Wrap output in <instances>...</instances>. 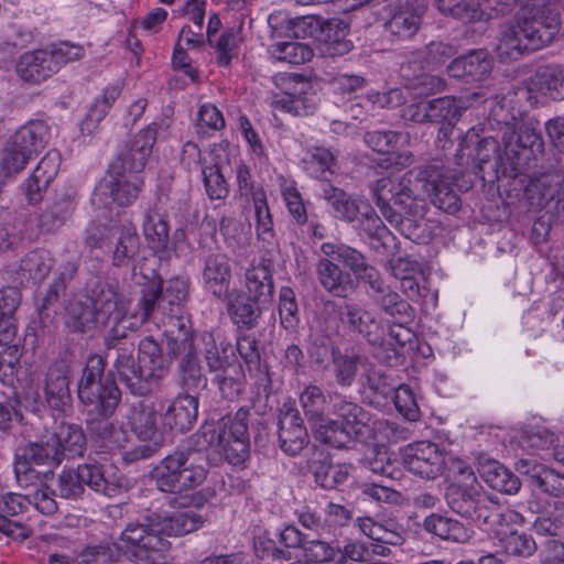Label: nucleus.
Listing matches in <instances>:
<instances>
[{
  "label": "nucleus",
  "mask_w": 564,
  "mask_h": 564,
  "mask_svg": "<svg viewBox=\"0 0 564 564\" xmlns=\"http://www.w3.org/2000/svg\"><path fill=\"white\" fill-rule=\"evenodd\" d=\"M143 234L149 247L154 251H165L167 249L170 241L169 225L155 208H150L144 215Z\"/></svg>",
  "instance_id": "nucleus-49"
},
{
  "label": "nucleus",
  "mask_w": 564,
  "mask_h": 564,
  "mask_svg": "<svg viewBox=\"0 0 564 564\" xmlns=\"http://www.w3.org/2000/svg\"><path fill=\"white\" fill-rule=\"evenodd\" d=\"M300 24L308 26L310 35L323 43L324 52L328 55H345L354 47L352 42L347 39L349 24L341 19L321 20L307 17L297 23V25Z\"/></svg>",
  "instance_id": "nucleus-16"
},
{
  "label": "nucleus",
  "mask_w": 564,
  "mask_h": 564,
  "mask_svg": "<svg viewBox=\"0 0 564 564\" xmlns=\"http://www.w3.org/2000/svg\"><path fill=\"white\" fill-rule=\"evenodd\" d=\"M455 176V170L449 164H441L438 160L417 167L415 174V178L432 204L451 215L456 214L462 206L460 197L454 189Z\"/></svg>",
  "instance_id": "nucleus-10"
},
{
  "label": "nucleus",
  "mask_w": 564,
  "mask_h": 564,
  "mask_svg": "<svg viewBox=\"0 0 564 564\" xmlns=\"http://www.w3.org/2000/svg\"><path fill=\"white\" fill-rule=\"evenodd\" d=\"M69 373L70 361L67 352L53 359L40 373L42 402L54 412L64 413L70 408Z\"/></svg>",
  "instance_id": "nucleus-12"
},
{
  "label": "nucleus",
  "mask_w": 564,
  "mask_h": 564,
  "mask_svg": "<svg viewBox=\"0 0 564 564\" xmlns=\"http://www.w3.org/2000/svg\"><path fill=\"white\" fill-rule=\"evenodd\" d=\"M120 93L121 90L119 86H110L105 89L101 99H97L90 106L85 119L83 120L80 124V130L83 133L91 134L94 132V130L97 128V124L104 119L109 108L120 96Z\"/></svg>",
  "instance_id": "nucleus-53"
},
{
  "label": "nucleus",
  "mask_w": 564,
  "mask_h": 564,
  "mask_svg": "<svg viewBox=\"0 0 564 564\" xmlns=\"http://www.w3.org/2000/svg\"><path fill=\"white\" fill-rule=\"evenodd\" d=\"M188 280L183 278L170 279L166 286L163 289L161 285V302L167 307V314L174 315L175 308H180L188 297Z\"/></svg>",
  "instance_id": "nucleus-63"
},
{
  "label": "nucleus",
  "mask_w": 564,
  "mask_h": 564,
  "mask_svg": "<svg viewBox=\"0 0 564 564\" xmlns=\"http://www.w3.org/2000/svg\"><path fill=\"white\" fill-rule=\"evenodd\" d=\"M318 101L313 85L302 77H294L289 82L286 91L273 96L271 105L293 116H310L316 110Z\"/></svg>",
  "instance_id": "nucleus-20"
},
{
  "label": "nucleus",
  "mask_w": 564,
  "mask_h": 564,
  "mask_svg": "<svg viewBox=\"0 0 564 564\" xmlns=\"http://www.w3.org/2000/svg\"><path fill=\"white\" fill-rule=\"evenodd\" d=\"M30 160L31 158L22 150L7 141L0 150V184L13 180L25 169Z\"/></svg>",
  "instance_id": "nucleus-52"
},
{
  "label": "nucleus",
  "mask_w": 564,
  "mask_h": 564,
  "mask_svg": "<svg viewBox=\"0 0 564 564\" xmlns=\"http://www.w3.org/2000/svg\"><path fill=\"white\" fill-rule=\"evenodd\" d=\"M37 447L50 449L54 454L53 466L57 467L64 458H76L84 455L87 446L86 435L77 424L62 423L46 440H41Z\"/></svg>",
  "instance_id": "nucleus-19"
},
{
  "label": "nucleus",
  "mask_w": 564,
  "mask_h": 564,
  "mask_svg": "<svg viewBox=\"0 0 564 564\" xmlns=\"http://www.w3.org/2000/svg\"><path fill=\"white\" fill-rule=\"evenodd\" d=\"M194 442L192 434L186 447L177 448L165 456L151 470V479L160 491L180 494L194 489L205 481L209 453Z\"/></svg>",
  "instance_id": "nucleus-3"
},
{
  "label": "nucleus",
  "mask_w": 564,
  "mask_h": 564,
  "mask_svg": "<svg viewBox=\"0 0 564 564\" xmlns=\"http://www.w3.org/2000/svg\"><path fill=\"white\" fill-rule=\"evenodd\" d=\"M74 204L66 193L54 197L47 203L46 208L37 217V227L42 232H54L72 216Z\"/></svg>",
  "instance_id": "nucleus-41"
},
{
  "label": "nucleus",
  "mask_w": 564,
  "mask_h": 564,
  "mask_svg": "<svg viewBox=\"0 0 564 564\" xmlns=\"http://www.w3.org/2000/svg\"><path fill=\"white\" fill-rule=\"evenodd\" d=\"M137 329V323H130L124 314H118L102 343L106 356L113 357L112 368L119 380L131 394L144 397L152 392L153 382L167 367L169 358L152 336L137 343L133 335Z\"/></svg>",
  "instance_id": "nucleus-1"
},
{
  "label": "nucleus",
  "mask_w": 564,
  "mask_h": 564,
  "mask_svg": "<svg viewBox=\"0 0 564 564\" xmlns=\"http://www.w3.org/2000/svg\"><path fill=\"white\" fill-rule=\"evenodd\" d=\"M532 86L553 99H564V67L561 65L540 66L532 77Z\"/></svg>",
  "instance_id": "nucleus-46"
},
{
  "label": "nucleus",
  "mask_w": 564,
  "mask_h": 564,
  "mask_svg": "<svg viewBox=\"0 0 564 564\" xmlns=\"http://www.w3.org/2000/svg\"><path fill=\"white\" fill-rule=\"evenodd\" d=\"M279 317L281 326L289 333H295L300 325V311L294 291L282 286L279 292Z\"/></svg>",
  "instance_id": "nucleus-60"
},
{
  "label": "nucleus",
  "mask_w": 564,
  "mask_h": 564,
  "mask_svg": "<svg viewBox=\"0 0 564 564\" xmlns=\"http://www.w3.org/2000/svg\"><path fill=\"white\" fill-rule=\"evenodd\" d=\"M480 496L479 486L449 485L445 492L446 502L452 511L468 520L475 513V506Z\"/></svg>",
  "instance_id": "nucleus-48"
},
{
  "label": "nucleus",
  "mask_w": 564,
  "mask_h": 564,
  "mask_svg": "<svg viewBox=\"0 0 564 564\" xmlns=\"http://www.w3.org/2000/svg\"><path fill=\"white\" fill-rule=\"evenodd\" d=\"M245 278L247 289L245 294L269 305L274 295V283L270 264L265 260L260 261L258 264H252L247 269Z\"/></svg>",
  "instance_id": "nucleus-36"
},
{
  "label": "nucleus",
  "mask_w": 564,
  "mask_h": 564,
  "mask_svg": "<svg viewBox=\"0 0 564 564\" xmlns=\"http://www.w3.org/2000/svg\"><path fill=\"white\" fill-rule=\"evenodd\" d=\"M108 243L113 245L112 264L122 267L133 259L140 246L135 228L131 225H113L107 230Z\"/></svg>",
  "instance_id": "nucleus-31"
},
{
  "label": "nucleus",
  "mask_w": 564,
  "mask_h": 564,
  "mask_svg": "<svg viewBox=\"0 0 564 564\" xmlns=\"http://www.w3.org/2000/svg\"><path fill=\"white\" fill-rule=\"evenodd\" d=\"M492 67L494 58L490 53L479 48L454 58L447 66V72L451 77L474 82L487 78Z\"/></svg>",
  "instance_id": "nucleus-25"
},
{
  "label": "nucleus",
  "mask_w": 564,
  "mask_h": 564,
  "mask_svg": "<svg viewBox=\"0 0 564 564\" xmlns=\"http://www.w3.org/2000/svg\"><path fill=\"white\" fill-rule=\"evenodd\" d=\"M429 119L431 123H440L437 141L442 149H446L448 137L452 134L455 124L458 122L464 110L462 100L453 96H444L426 102Z\"/></svg>",
  "instance_id": "nucleus-23"
},
{
  "label": "nucleus",
  "mask_w": 564,
  "mask_h": 564,
  "mask_svg": "<svg viewBox=\"0 0 564 564\" xmlns=\"http://www.w3.org/2000/svg\"><path fill=\"white\" fill-rule=\"evenodd\" d=\"M310 468L314 474L315 481L325 489H333L344 484L348 477L347 467L341 465L312 462Z\"/></svg>",
  "instance_id": "nucleus-62"
},
{
  "label": "nucleus",
  "mask_w": 564,
  "mask_h": 564,
  "mask_svg": "<svg viewBox=\"0 0 564 564\" xmlns=\"http://www.w3.org/2000/svg\"><path fill=\"white\" fill-rule=\"evenodd\" d=\"M48 135V127L45 122L30 121L20 127L8 141L32 159L45 148Z\"/></svg>",
  "instance_id": "nucleus-38"
},
{
  "label": "nucleus",
  "mask_w": 564,
  "mask_h": 564,
  "mask_svg": "<svg viewBox=\"0 0 564 564\" xmlns=\"http://www.w3.org/2000/svg\"><path fill=\"white\" fill-rule=\"evenodd\" d=\"M424 529L443 540L460 542L466 538V530L460 522L436 513L425 518Z\"/></svg>",
  "instance_id": "nucleus-54"
},
{
  "label": "nucleus",
  "mask_w": 564,
  "mask_h": 564,
  "mask_svg": "<svg viewBox=\"0 0 564 564\" xmlns=\"http://www.w3.org/2000/svg\"><path fill=\"white\" fill-rule=\"evenodd\" d=\"M161 281H152L141 289V295L138 300V311L129 314L118 311V314H124L130 323H137L138 327L155 318L156 312L167 314V307L161 302Z\"/></svg>",
  "instance_id": "nucleus-34"
},
{
  "label": "nucleus",
  "mask_w": 564,
  "mask_h": 564,
  "mask_svg": "<svg viewBox=\"0 0 564 564\" xmlns=\"http://www.w3.org/2000/svg\"><path fill=\"white\" fill-rule=\"evenodd\" d=\"M402 462L409 471L426 479L440 476L445 466L443 453L431 442L409 445L403 452Z\"/></svg>",
  "instance_id": "nucleus-21"
},
{
  "label": "nucleus",
  "mask_w": 564,
  "mask_h": 564,
  "mask_svg": "<svg viewBox=\"0 0 564 564\" xmlns=\"http://www.w3.org/2000/svg\"><path fill=\"white\" fill-rule=\"evenodd\" d=\"M86 487L96 494L115 498L127 490V479L111 464L89 457L77 468L65 469L58 475L55 497L77 500L83 498Z\"/></svg>",
  "instance_id": "nucleus-6"
},
{
  "label": "nucleus",
  "mask_w": 564,
  "mask_h": 564,
  "mask_svg": "<svg viewBox=\"0 0 564 564\" xmlns=\"http://www.w3.org/2000/svg\"><path fill=\"white\" fill-rule=\"evenodd\" d=\"M560 30L561 19L555 8L519 10L512 20L500 25L496 52L503 62L518 61L552 43Z\"/></svg>",
  "instance_id": "nucleus-2"
},
{
  "label": "nucleus",
  "mask_w": 564,
  "mask_h": 564,
  "mask_svg": "<svg viewBox=\"0 0 564 564\" xmlns=\"http://www.w3.org/2000/svg\"><path fill=\"white\" fill-rule=\"evenodd\" d=\"M51 448L42 449L37 447V443L33 442L19 446L14 453L13 468L18 486L26 491L24 496L28 503L34 505L41 513L46 516L54 514L58 509L55 490L46 484V479L50 476L53 477V473L39 471L34 466L55 468Z\"/></svg>",
  "instance_id": "nucleus-5"
},
{
  "label": "nucleus",
  "mask_w": 564,
  "mask_h": 564,
  "mask_svg": "<svg viewBox=\"0 0 564 564\" xmlns=\"http://www.w3.org/2000/svg\"><path fill=\"white\" fill-rule=\"evenodd\" d=\"M360 357L358 355L343 354L340 350L334 351L333 373L336 383L341 388L351 387L356 380L358 364Z\"/></svg>",
  "instance_id": "nucleus-61"
},
{
  "label": "nucleus",
  "mask_w": 564,
  "mask_h": 564,
  "mask_svg": "<svg viewBox=\"0 0 564 564\" xmlns=\"http://www.w3.org/2000/svg\"><path fill=\"white\" fill-rule=\"evenodd\" d=\"M156 134L158 129L155 126H149L139 131L119 152L108 170L129 175H140L152 152Z\"/></svg>",
  "instance_id": "nucleus-15"
},
{
  "label": "nucleus",
  "mask_w": 564,
  "mask_h": 564,
  "mask_svg": "<svg viewBox=\"0 0 564 564\" xmlns=\"http://www.w3.org/2000/svg\"><path fill=\"white\" fill-rule=\"evenodd\" d=\"M315 273L321 288L333 296L345 299L354 289L351 274L330 259H318Z\"/></svg>",
  "instance_id": "nucleus-28"
},
{
  "label": "nucleus",
  "mask_w": 564,
  "mask_h": 564,
  "mask_svg": "<svg viewBox=\"0 0 564 564\" xmlns=\"http://www.w3.org/2000/svg\"><path fill=\"white\" fill-rule=\"evenodd\" d=\"M479 474L481 479L496 491L514 495L521 488L519 477L497 460L481 463Z\"/></svg>",
  "instance_id": "nucleus-42"
},
{
  "label": "nucleus",
  "mask_w": 564,
  "mask_h": 564,
  "mask_svg": "<svg viewBox=\"0 0 564 564\" xmlns=\"http://www.w3.org/2000/svg\"><path fill=\"white\" fill-rule=\"evenodd\" d=\"M160 527V516L144 518L143 522H130L121 532L120 540L130 546L137 564H167L171 543Z\"/></svg>",
  "instance_id": "nucleus-9"
},
{
  "label": "nucleus",
  "mask_w": 564,
  "mask_h": 564,
  "mask_svg": "<svg viewBox=\"0 0 564 564\" xmlns=\"http://www.w3.org/2000/svg\"><path fill=\"white\" fill-rule=\"evenodd\" d=\"M373 304L392 321L412 323L415 311L412 305L389 285L378 294H370Z\"/></svg>",
  "instance_id": "nucleus-39"
},
{
  "label": "nucleus",
  "mask_w": 564,
  "mask_h": 564,
  "mask_svg": "<svg viewBox=\"0 0 564 564\" xmlns=\"http://www.w3.org/2000/svg\"><path fill=\"white\" fill-rule=\"evenodd\" d=\"M106 365L100 355L87 358L77 382V395L90 414L109 419L121 401V391L115 379L116 371L105 373Z\"/></svg>",
  "instance_id": "nucleus-7"
},
{
  "label": "nucleus",
  "mask_w": 564,
  "mask_h": 564,
  "mask_svg": "<svg viewBox=\"0 0 564 564\" xmlns=\"http://www.w3.org/2000/svg\"><path fill=\"white\" fill-rule=\"evenodd\" d=\"M249 415V409L241 406L234 415L206 421L194 433V444L207 453L213 451L231 465L243 463L250 454Z\"/></svg>",
  "instance_id": "nucleus-4"
},
{
  "label": "nucleus",
  "mask_w": 564,
  "mask_h": 564,
  "mask_svg": "<svg viewBox=\"0 0 564 564\" xmlns=\"http://www.w3.org/2000/svg\"><path fill=\"white\" fill-rule=\"evenodd\" d=\"M518 519H522L518 512L511 510L500 512L499 508L482 494L475 506V513L469 518L470 521L484 525L487 530H494L501 521H516Z\"/></svg>",
  "instance_id": "nucleus-51"
},
{
  "label": "nucleus",
  "mask_w": 564,
  "mask_h": 564,
  "mask_svg": "<svg viewBox=\"0 0 564 564\" xmlns=\"http://www.w3.org/2000/svg\"><path fill=\"white\" fill-rule=\"evenodd\" d=\"M203 281L217 297L225 295L230 286L231 268L225 253H209L204 260Z\"/></svg>",
  "instance_id": "nucleus-33"
},
{
  "label": "nucleus",
  "mask_w": 564,
  "mask_h": 564,
  "mask_svg": "<svg viewBox=\"0 0 564 564\" xmlns=\"http://www.w3.org/2000/svg\"><path fill=\"white\" fill-rule=\"evenodd\" d=\"M322 197L333 207L335 217L347 223H355L364 209H368V202L350 196L345 191L333 185H325Z\"/></svg>",
  "instance_id": "nucleus-37"
},
{
  "label": "nucleus",
  "mask_w": 564,
  "mask_h": 564,
  "mask_svg": "<svg viewBox=\"0 0 564 564\" xmlns=\"http://www.w3.org/2000/svg\"><path fill=\"white\" fill-rule=\"evenodd\" d=\"M108 180H104L99 189L108 194L112 202L126 207L132 205L139 197L144 182L141 175H129L121 172L109 171Z\"/></svg>",
  "instance_id": "nucleus-26"
},
{
  "label": "nucleus",
  "mask_w": 564,
  "mask_h": 564,
  "mask_svg": "<svg viewBox=\"0 0 564 564\" xmlns=\"http://www.w3.org/2000/svg\"><path fill=\"white\" fill-rule=\"evenodd\" d=\"M437 9L463 22H476L494 18L496 8L490 0H437Z\"/></svg>",
  "instance_id": "nucleus-30"
},
{
  "label": "nucleus",
  "mask_w": 564,
  "mask_h": 564,
  "mask_svg": "<svg viewBox=\"0 0 564 564\" xmlns=\"http://www.w3.org/2000/svg\"><path fill=\"white\" fill-rule=\"evenodd\" d=\"M198 398L189 393H180L163 414L165 424L180 433L194 426L198 419Z\"/></svg>",
  "instance_id": "nucleus-29"
},
{
  "label": "nucleus",
  "mask_w": 564,
  "mask_h": 564,
  "mask_svg": "<svg viewBox=\"0 0 564 564\" xmlns=\"http://www.w3.org/2000/svg\"><path fill=\"white\" fill-rule=\"evenodd\" d=\"M61 164L59 153L48 151L39 162L32 174L23 183V193L29 204L35 205L43 199L50 184L56 177Z\"/></svg>",
  "instance_id": "nucleus-24"
},
{
  "label": "nucleus",
  "mask_w": 564,
  "mask_h": 564,
  "mask_svg": "<svg viewBox=\"0 0 564 564\" xmlns=\"http://www.w3.org/2000/svg\"><path fill=\"white\" fill-rule=\"evenodd\" d=\"M300 403L314 437L317 440V431L321 426H327L330 420L327 397L321 387L308 384L300 394Z\"/></svg>",
  "instance_id": "nucleus-32"
},
{
  "label": "nucleus",
  "mask_w": 564,
  "mask_h": 564,
  "mask_svg": "<svg viewBox=\"0 0 564 564\" xmlns=\"http://www.w3.org/2000/svg\"><path fill=\"white\" fill-rule=\"evenodd\" d=\"M101 324L87 300L70 302L66 308L65 326L69 333L86 334Z\"/></svg>",
  "instance_id": "nucleus-45"
},
{
  "label": "nucleus",
  "mask_w": 564,
  "mask_h": 564,
  "mask_svg": "<svg viewBox=\"0 0 564 564\" xmlns=\"http://www.w3.org/2000/svg\"><path fill=\"white\" fill-rule=\"evenodd\" d=\"M17 73L24 82L37 84L55 73V64L51 62L45 50L28 52L20 57Z\"/></svg>",
  "instance_id": "nucleus-40"
},
{
  "label": "nucleus",
  "mask_w": 564,
  "mask_h": 564,
  "mask_svg": "<svg viewBox=\"0 0 564 564\" xmlns=\"http://www.w3.org/2000/svg\"><path fill=\"white\" fill-rule=\"evenodd\" d=\"M270 53L276 61L293 65L304 64L314 56L308 44L296 41L275 43L270 46Z\"/></svg>",
  "instance_id": "nucleus-55"
},
{
  "label": "nucleus",
  "mask_w": 564,
  "mask_h": 564,
  "mask_svg": "<svg viewBox=\"0 0 564 564\" xmlns=\"http://www.w3.org/2000/svg\"><path fill=\"white\" fill-rule=\"evenodd\" d=\"M177 384L184 393H195L207 387L208 379L198 354L176 364Z\"/></svg>",
  "instance_id": "nucleus-47"
},
{
  "label": "nucleus",
  "mask_w": 564,
  "mask_h": 564,
  "mask_svg": "<svg viewBox=\"0 0 564 564\" xmlns=\"http://www.w3.org/2000/svg\"><path fill=\"white\" fill-rule=\"evenodd\" d=\"M505 155L511 172L525 166L543 151V139L532 122L520 124L517 130L503 133Z\"/></svg>",
  "instance_id": "nucleus-13"
},
{
  "label": "nucleus",
  "mask_w": 564,
  "mask_h": 564,
  "mask_svg": "<svg viewBox=\"0 0 564 564\" xmlns=\"http://www.w3.org/2000/svg\"><path fill=\"white\" fill-rule=\"evenodd\" d=\"M166 356L176 364L198 354L195 345V336L187 333H164Z\"/></svg>",
  "instance_id": "nucleus-58"
},
{
  "label": "nucleus",
  "mask_w": 564,
  "mask_h": 564,
  "mask_svg": "<svg viewBox=\"0 0 564 564\" xmlns=\"http://www.w3.org/2000/svg\"><path fill=\"white\" fill-rule=\"evenodd\" d=\"M417 169L406 172L398 182L389 177H382L370 185L375 203L382 216L389 212H406L410 209L426 206L425 202L419 198L413 188Z\"/></svg>",
  "instance_id": "nucleus-11"
},
{
  "label": "nucleus",
  "mask_w": 564,
  "mask_h": 564,
  "mask_svg": "<svg viewBox=\"0 0 564 564\" xmlns=\"http://www.w3.org/2000/svg\"><path fill=\"white\" fill-rule=\"evenodd\" d=\"M159 410L155 402H140L129 415V426L141 441H153L158 435Z\"/></svg>",
  "instance_id": "nucleus-44"
},
{
  "label": "nucleus",
  "mask_w": 564,
  "mask_h": 564,
  "mask_svg": "<svg viewBox=\"0 0 564 564\" xmlns=\"http://www.w3.org/2000/svg\"><path fill=\"white\" fill-rule=\"evenodd\" d=\"M267 306V304L260 303L241 292L228 301L227 311L239 329L250 330L259 325L263 310Z\"/></svg>",
  "instance_id": "nucleus-35"
},
{
  "label": "nucleus",
  "mask_w": 564,
  "mask_h": 564,
  "mask_svg": "<svg viewBox=\"0 0 564 564\" xmlns=\"http://www.w3.org/2000/svg\"><path fill=\"white\" fill-rule=\"evenodd\" d=\"M86 300L100 317L101 325H106L117 308V284L107 280H98L88 291Z\"/></svg>",
  "instance_id": "nucleus-43"
},
{
  "label": "nucleus",
  "mask_w": 564,
  "mask_h": 564,
  "mask_svg": "<svg viewBox=\"0 0 564 564\" xmlns=\"http://www.w3.org/2000/svg\"><path fill=\"white\" fill-rule=\"evenodd\" d=\"M215 381L223 398L229 401L238 399L246 386V378L241 365L236 362L232 367L226 369V371L218 372Z\"/></svg>",
  "instance_id": "nucleus-59"
},
{
  "label": "nucleus",
  "mask_w": 564,
  "mask_h": 564,
  "mask_svg": "<svg viewBox=\"0 0 564 564\" xmlns=\"http://www.w3.org/2000/svg\"><path fill=\"white\" fill-rule=\"evenodd\" d=\"M328 313L338 312L340 322L352 333L362 336L370 345L383 344L384 328L377 316L357 303H345L339 306L328 301L324 305Z\"/></svg>",
  "instance_id": "nucleus-14"
},
{
  "label": "nucleus",
  "mask_w": 564,
  "mask_h": 564,
  "mask_svg": "<svg viewBox=\"0 0 564 564\" xmlns=\"http://www.w3.org/2000/svg\"><path fill=\"white\" fill-rule=\"evenodd\" d=\"M54 263L55 261L50 251L35 249L21 260L20 269L28 273L29 278L33 281L40 282L50 274Z\"/></svg>",
  "instance_id": "nucleus-57"
},
{
  "label": "nucleus",
  "mask_w": 564,
  "mask_h": 564,
  "mask_svg": "<svg viewBox=\"0 0 564 564\" xmlns=\"http://www.w3.org/2000/svg\"><path fill=\"white\" fill-rule=\"evenodd\" d=\"M198 354H200L210 372L226 371L236 362L231 344L215 336L212 332H203L198 336Z\"/></svg>",
  "instance_id": "nucleus-27"
},
{
  "label": "nucleus",
  "mask_w": 564,
  "mask_h": 564,
  "mask_svg": "<svg viewBox=\"0 0 564 564\" xmlns=\"http://www.w3.org/2000/svg\"><path fill=\"white\" fill-rule=\"evenodd\" d=\"M399 382L395 378L386 371L370 369L366 373V387L379 399H390L395 392Z\"/></svg>",
  "instance_id": "nucleus-64"
},
{
  "label": "nucleus",
  "mask_w": 564,
  "mask_h": 564,
  "mask_svg": "<svg viewBox=\"0 0 564 564\" xmlns=\"http://www.w3.org/2000/svg\"><path fill=\"white\" fill-rule=\"evenodd\" d=\"M336 419L317 431V441L334 448H344L351 441L366 438L370 432L371 415L361 405L340 398L333 404Z\"/></svg>",
  "instance_id": "nucleus-8"
},
{
  "label": "nucleus",
  "mask_w": 564,
  "mask_h": 564,
  "mask_svg": "<svg viewBox=\"0 0 564 564\" xmlns=\"http://www.w3.org/2000/svg\"><path fill=\"white\" fill-rule=\"evenodd\" d=\"M278 443L288 456L299 455L308 444L310 437L300 411L292 404L284 403L278 414Z\"/></svg>",
  "instance_id": "nucleus-17"
},
{
  "label": "nucleus",
  "mask_w": 564,
  "mask_h": 564,
  "mask_svg": "<svg viewBox=\"0 0 564 564\" xmlns=\"http://www.w3.org/2000/svg\"><path fill=\"white\" fill-rule=\"evenodd\" d=\"M120 556V547L111 540L85 545L76 553V564H111Z\"/></svg>",
  "instance_id": "nucleus-50"
},
{
  "label": "nucleus",
  "mask_w": 564,
  "mask_h": 564,
  "mask_svg": "<svg viewBox=\"0 0 564 564\" xmlns=\"http://www.w3.org/2000/svg\"><path fill=\"white\" fill-rule=\"evenodd\" d=\"M387 10L384 30L399 40H409L419 31L426 7L420 0H399Z\"/></svg>",
  "instance_id": "nucleus-18"
},
{
  "label": "nucleus",
  "mask_w": 564,
  "mask_h": 564,
  "mask_svg": "<svg viewBox=\"0 0 564 564\" xmlns=\"http://www.w3.org/2000/svg\"><path fill=\"white\" fill-rule=\"evenodd\" d=\"M426 206L406 212H389L383 216L402 236L411 241L425 245L434 235L433 224L425 217Z\"/></svg>",
  "instance_id": "nucleus-22"
},
{
  "label": "nucleus",
  "mask_w": 564,
  "mask_h": 564,
  "mask_svg": "<svg viewBox=\"0 0 564 564\" xmlns=\"http://www.w3.org/2000/svg\"><path fill=\"white\" fill-rule=\"evenodd\" d=\"M203 523V517L194 511L176 512L164 519L160 517V527L165 535H184L197 530Z\"/></svg>",
  "instance_id": "nucleus-56"
}]
</instances>
